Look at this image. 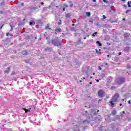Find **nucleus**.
<instances>
[{
    "mask_svg": "<svg viewBox=\"0 0 131 131\" xmlns=\"http://www.w3.org/2000/svg\"><path fill=\"white\" fill-rule=\"evenodd\" d=\"M83 124H90V122L88 120L83 121Z\"/></svg>",
    "mask_w": 131,
    "mask_h": 131,
    "instance_id": "nucleus-8",
    "label": "nucleus"
},
{
    "mask_svg": "<svg viewBox=\"0 0 131 131\" xmlns=\"http://www.w3.org/2000/svg\"><path fill=\"white\" fill-rule=\"evenodd\" d=\"M120 106H122V104L120 103Z\"/></svg>",
    "mask_w": 131,
    "mask_h": 131,
    "instance_id": "nucleus-50",
    "label": "nucleus"
},
{
    "mask_svg": "<svg viewBox=\"0 0 131 131\" xmlns=\"http://www.w3.org/2000/svg\"><path fill=\"white\" fill-rule=\"evenodd\" d=\"M66 18H67L68 19L70 17H71V14L68 13L66 14Z\"/></svg>",
    "mask_w": 131,
    "mask_h": 131,
    "instance_id": "nucleus-7",
    "label": "nucleus"
},
{
    "mask_svg": "<svg viewBox=\"0 0 131 131\" xmlns=\"http://www.w3.org/2000/svg\"><path fill=\"white\" fill-rule=\"evenodd\" d=\"M95 74H96L95 73H93V75H95Z\"/></svg>",
    "mask_w": 131,
    "mask_h": 131,
    "instance_id": "nucleus-44",
    "label": "nucleus"
},
{
    "mask_svg": "<svg viewBox=\"0 0 131 131\" xmlns=\"http://www.w3.org/2000/svg\"><path fill=\"white\" fill-rule=\"evenodd\" d=\"M119 97V95L118 94H115L114 96V97H113V101L116 102V101H117V99H118Z\"/></svg>",
    "mask_w": 131,
    "mask_h": 131,
    "instance_id": "nucleus-3",
    "label": "nucleus"
},
{
    "mask_svg": "<svg viewBox=\"0 0 131 131\" xmlns=\"http://www.w3.org/2000/svg\"><path fill=\"white\" fill-rule=\"evenodd\" d=\"M107 57H110V55H107Z\"/></svg>",
    "mask_w": 131,
    "mask_h": 131,
    "instance_id": "nucleus-51",
    "label": "nucleus"
},
{
    "mask_svg": "<svg viewBox=\"0 0 131 131\" xmlns=\"http://www.w3.org/2000/svg\"><path fill=\"white\" fill-rule=\"evenodd\" d=\"M128 12H129V10H127V11H126V13L127 14V13H128Z\"/></svg>",
    "mask_w": 131,
    "mask_h": 131,
    "instance_id": "nucleus-30",
    "label": "nucleus"
},
{
    "mask_svg": "<svg viewBox=\"0 0 131 131\" xmlns=\"http://www.w3.org/2000/svg\"><path fill=\"white\" fill-rule=\"evenodd\" d=\"M104 91L103 90H100L98 91V96L99 97H103L104 96Z\"/></svg>",
    "mask_w": 131,
    "mask_h": 131,
    "instance_id": "nucleus-4",
    "label": "nucleus"
},
{
    "mask_svg": "<svg viewBox=\"0 0 131 131\" xmlns=\"http://www.w3.org/2000/svg\"><path fill=\"white\" fill-rule=\"evenodd\" d=\"M96 43L98 45L99 47H102V43H101L100 41H96Z\"/></svg>",
    "mask_w": 131,
    "mask_h": 131,
    "instance_id": "nucleus-11",
    "label": "nucleus"
},
{
    "mask_svg": "<svg viewBox=\"0 0 131 131\" xmlns=\"http://www.w3.org/2000/svg\"><path fill=\"white\" fill-rule=\"evenodd\" d=\"M122 113H123V114H125V112L123 111V112H122Z\"/></svg>",
    "mask_w": 131,
    "mask_h": 131,
    "instance_id": "nucleus-35",
    "label": "nucleus"
},
{
    "mask_svg": "<svg viewBox=\"0 0 131 131\" xmlns=\"http://www.w3.org/2000/svg\"><path fill=\"white\" fill-rule=\"evenodd\" d=\"M11 75H14V73H12Z\"/></svg>",
    "mask_w": 131,
    "mask_h": 131,
    "instance_id": "nucleus-49",
    "label": "nucleus"
},
{
    "mask_svg": "<svg viewBox=\"0 0 131 131\" xmlns=\"http://www.w3.org/2000/svg\"><path fill=\"white\" fill-rule=\"evenodd\" d=\"M124 8H126L127 6L126 5H123Z\"/></svg>",
    "mask_w": 131,
    "mask_h": 131,
    "instance_id": "nucleus-29",
    "label": "nucleus"
},
{
    "mask_svg": "<svg viewBox=\"0 0 131 131\" xmlns=\"http://www.w3.org/2000/svg\"><path fill=\"white\" fill-rule=\"evenodd\" d=\"M55 34H57V32H60L61 31V29L57 28L55 29Z\"/></svg>",
    "mask_w": 131,
    "mask_h": 131,
    "instance_id": "nucleus-6",
    "label": "nucleus"
},
{
    "mask_svg": "<svg viewBox=\"0 0 131 131\" xmlns=\"http://www.w3.org/2000/svg\"><path fill=\"white\" fill-rule=\"evenodd\" d=\"M83 39H86V37H83Z\"/></svg>",
    "mask_w": 131,
    "mask_h": 131,
    "instance_id": "nucleus-41",
    "label": "nucleus"
},
{
    "mask_svg": "<svg viewBox=\"0 0 131 131\" xmlns=\"http://www.w3.org/2000/svg\"><path fill=\"white\" fill-rule=\"evenodd\" d=\"M128 104H130V100L128 101Z\"/></svg>",
    "mask_w": 131,
    "mask_h": 131,
    "instance_id": "nucleus-31",
    "label": "nucleus"
},
{
    "mask_svg": "<svg viewBox=\"0 0 131 131\" xmlns=\"http://www.w3.org/2000/svg\"><path fill=\"white\" fill-rule=\"evenodd\" d=\"M81 81H82L81 80H80V82H81Z\"/></svg>",
    "mask_w": 131,
    "mask_h": 131,
    "instance_id": "nucleus-56",
    "label": "nucleus"
},
{
    "mask_svg": "<svg viewBox=\"0 0 131 131\" xmlns=\"http://www.w3.org/2000/svg\"><path fill=\"white\" fill-rule=\"evenodd\" d=\"M46 39H47V40H49V39H50V36H48L47 37H46Z\"/></svg>",
    "mask_w": 131,
    "mask_h": 131,
    "instance_id": "nucleus-26",
    "label": "nucleus"
},
{
    "mask_svg": "<svg viewBox=\"0 0 131 131\" xmlns=\"http://www.w3.org/2000/svg\"><path fill=\"white\" fill-rule=\"evenodd\" d=\"M93 83L92 82H90V84H92Z\"/></svg>",
    "mask_w": 131,
    "mask_h": 131,
    "instance_id": "nucleus-45",
    "label": "nucleus"
},
{
    "mask_svg": "<svg viewBox=\"0 0 131 131\" xmlns=\"http://www.w3.org/2000/svg\"><path fill=\"white\" fill-rule=\"evenodd\" d=\"M24 110L25 111L26 113H28V112H31V108H29L28 109L24 108Z\"/></svg>",
    "mask_w": 131,
    "mask_h": 131,
    "instance_id": "nucleus-5",
    "label": "nucleus"
},
{
    "mask_svg": "<svg viewBox=\"0 0 131 131\" xmlns=\"http://www.w3.org/2000/svg\"><path fill=\"white\" fill-rule=\"evenodd\" d=\"M32 24L35 25V22L33 21H31L29 23V25H32Z\"/></svg>",
    "mask_w": 131,
    "mask_h": 131,
    "instance_id": "nucleus-15",
    "label": "nucleus"
},
{
    "mask_svg": "<svg viewBox=\"0 0 131 131\" xmlns=\"http://www.w3.org/2000/svg\"><path fill=\"white\" fill-rule=\"evenodd\" d=\"M83 79H85V78L83 77Z\"/></svg>",
    "mask_w": 131,
    "mask_h": 131,
    "instance_id": "nucleus-54",
    "label": "nucleus"
},
{
    "mask_svg": "<svg viewBox=\"0 0 131 131\" xmlns=\"http://www.w3.org/2000/svg\"><path fill=\"white\" fill-rule=\"evenodd\" d=\"M98 69H99V70H102V68H101V67H99Z\"/></svg>",
    "mask_w": 131,
    "mask_h": 131,
    "instance_id": "nucleus-28",
    "label": "nucleus"
},
{
    "mask_svg": "<svg viewBox=\"0 0 131 131\" xmlns=\"http://www.w3.org/2000/svg\"><path fill=\"white\" fill-rule=\"evenodd\" d=\"M22 54H23V55H28V54L26 52V51H22Z\"/></svg>",
    "mask_w": 131,
    "mask_h": 131,
    "instance_id": "nucleus-14",
    "label": "nucleus"
},
{
    "mask_svg": "<svg viewBox=\"0 0 131 131\" xmlns=\"http://www.w3.org/2000/svg\"><path fill=\"white\" fill-rule=\"evenodd\" d=\"M94 3H96V0H93Z\"/></svg>",
    "mask_w": 131,
    "mask_h": 131,
    "instance_id": "nucleus-40",
    "label": "nucleus"
},
{
    "mask_svg": "<svg viewBox=\"0 0 131 131\" xmlns=\"http://www.w3.org/2000/svg\"><path fill=\"white\" fill-rule=\"evenodd\" d=\"M10 72V68H8L7 70L5 71V73H8Z\"/></svg>",
    "mask_w": 131,
    "mask_h": 131,
    "instance_id": "nucleus-13",
    "label": "nucleus"
},
{
    "mask_svg": "<svg viewBox=\"0 0 131 131\" xmlns=\"http://www.w3.org/2000/svg\"><path fill=\"white\" fill-rule=\"evenodd\" d=\"M123 20H125V18H123Z\"/></svg>",
    "mask_w": 131,
    "mask_h": 131,
    "instance_id": "nucleus-55",
    "label": "nucleus"
},
{
    "mask_svg": "<svg viewBox=\"0 0 131 131\" xmlns=\"http://www.w3.org/2000/svg\"><path fill=\"white\" fill-rule=\"evenodd\" d=\"M9 35H10V36H12V35L11 34H10L9 33H7V36H9Z\"/></svg>",
    "mask_w": 131,
    "mask_h": 131,
    "instance_id": "nucleus-24",
    "label": "nucleus"
},
{
    "mask_svg": "<svg viewBox=\"0 0 131 131\" xmlns=\"http://www.w3.org/2000/svg\"><path fill=\"white\" fill-rule=\"evenodd\" d=\"M46 29L51 30V28H50V26H47L46 27Z\"/></svg>",
    "mask_w": 131,
    "mask_h": 131,
    "instance_id": "nucleus-22",
    "label": "nucleus"
},
{
    "mask_svg": "<svg viewBox=\"0 0 131 131\" xmlns=\"http://www.w3.org/2000/svg\"><path fill=\"white\" fill-rule=\"evenodd\" d=\"M3 26H4V25L2 26V27H1V29H2V28H3Z\"/></svg>",
    "mask_w": 131,
    "mask_h": 131,
    "instance_id": "nucleus-43",
    "label": "nucleus"
},
{
    "mask_svg": "<svg viewBox=\"0 0 131 131\" xmlns=\"http://www.w3.org/2000/svg\"><path fill=\"white\" fill-rule=\"evenodd\" d=\"M91 78H93V77H91Z\"/></svg>",
    "mask_w": 131,
    "mask_h": 131,
    "instance_id": "nucleus-57",
    "label": "nucleus"
},
{
    "mask_svg": "<svg viewBox=\"0 0 131 131\" xmlns=\"http://www.w3.org/2000/svg\"><path fill=\"white\" fill-rule=\"evenodd\" d=\"M130 4H131V2H130V1L128 2L127 5H128V7L129 8H130V7H131V6H130Z\"/></svg>",
    "mask_w": 131,
    "mask_h": 131,
    "instance_id": "nucleus-16",
    "label": "nucleus"
},
{
    "mask_svg": "<svg viewBox=\"0 0 131 131\" xmlns=\"http://www.w3.org/2000/svg\"><path fill=\"white\" fill-rule=\"evenodd\" d=\"M48 42L49 44L52 42V45L55 46V47H60L61 45H62V42L61 40H59L58 38L52 39L51 41H50V40H48Z\"/></svg>",
    "mask_w": 131,
    "mask_h": 131,
    "instance_id": "nucleus-1",
    "label": "nucleus"
},
{
    "mask_svg": "<svg viewBox=\"0 0 131 131\" xmlns=\"http://www.w3.org/2000/svg\"><path fill=\"white\" fill-rule=\"evenodd\" d=\"M102 17H103V19H106V15H103L102 16Z\"/></svg>",
    "mask_w": 131,
    "mask_h": 131,
    "instance_id": "nucleus-25",
    "label": "nucleus"
},
{
    "mask_svg": "<svg viewBox=\"0 0 131 131\" xmlns=\"http://www.w3.org/2000/svg\"><path fill=\"white\" fill-rule=\"evenodd\" d=\"M99 110H98V111H97V112H99Z\"/></svg>",
    "mask_w": 131,
    "mask_h": 131,
    "instance_id": "nucleus-58",
    "label": "nucleus"
},
{
    "mask_svg": "<svg viewBox=\"0 0 131 131\" xmlns=\"http://www.w3.org/2000/svg\"><path fill=\"white\" fill-rule=\"evenodd\" d=\"M121 101H122V102H124V99H122L121 100Z\"/></svg>",
    "mask_w": 131,
    "mask_h": 131,
    "instance_id": "nucleus-34",
    "label": "nucleus"
},
{
    "mask_svg": "<svg viewBox=\"0 0 131 131\" xmlns=\"http://www.w3.org/2000/svg\"><path fill=\"white\" fill-rule=\"evenodd\" d=\"M110 104H111L112 107H113V106H114V103H113V101H110Z\"/></svg>",
    "mask_w": 131,
    "mask_h": 131,
    "instance_id": "nucleus-18",
    "label": "nucleus"
},
{
    "mask_svg": "<svg viewBox=\"0 0 131 131\" xmlns=\"http://www.w3.org/2000/svg\"><path fill=\"white\" fill-rule=\"evenodd\" d=\"M41 5H43V2H41Z\"/></svg>",
    "mask_w": 131,
    "mask_h": 131,
    "instance_id": "nucleus-47",
    "label": "nucleus"
},
{
    "mask_svg": "<svg viewBox=\"0 0 131 131\" xmlns=\"http://www.w3.org/2000/svg\"><path fill=\"white\" fill-rule=\"evenodd\" d=\"M103 1L104 2V3H107V2L106 1V0H103Z\"/></svg>",
    "mask_w": 131,
    "mask_h": 131,
    "instance_id": "nucleus-36",
    "label": "nucleus"
},
{
    "mask_svg": "<svg viewBox=\"0 0 131 131\" xmlns=\"http://www.w3.org/2000/svg\"><path fill=\"white\" fill-rule=\"evenodd\" d=\"M112 114L113 115H116V111L114 110L112 112Z\"/></svg>",
    "mask_w": 131,
    "mask_h": 131,
    "instance_id": "nucleus-10",
    "label": "nucleus"
},
{
    "mask_svg": "<svg viewBox=\"0 0 131 131\" xmlns=\"http://www.w3.org/2000/svg\"><path fill=\"white\" fill-rule=\"evenodd\" d=\"M62 10H63V11H65V8H63L62 9Z\"/></svg>",
    "mask_w": 131,
    "mask_h": 131,
    "instance_id": "nucleus-42",
    "label": "nucleus"
},
{
    "mask_svg": "<svg viewBox=\"0 0 131 131\" xmlns=\"http://www.w3.org/2000/svg\"><path fill=\"white\" fill-rule=\"evenodd\" d=\"M111 81H112V77H110L107 78V82H111Z\"/></svg>",
    "mask_w": 131,
    "mask_h": 131,
    "instance_id": "nucleus-9",
    "label": "nucleus"
},
{
    "mask_svg": "<svg viewBox=\"0 0 131 131\" xmlns=\"http://www.w3.org/2000/svg\"><path fill=\"white\" fill-rule=\"evenodd\" d=\"M118 54L119 55H121V52H119Z\"/></svg>",
    "mask_w": 131,
    "mask_h": 131,
    "instance_id": "nucleus-38",
    "label": "nucleus"
},
{
    "mask_svg": "<svg viewBox=\"0 0 131 131\" xmlns=\"http://www.w3.org/2000/svg\"><path fill=\"white\" fill-rule=\"evenodd\" d=\"M125 81L124 78L120 77L118 79H117V82L118 84H122Z\"/></svg>",
    "mask_w": 131,
    "mask_h": 131,
    "instance_id": "nucleus-2",
    "label": "nucleus"
},
{
    "mask_svg": "<svg viewBox=\"0 0 131 131\" xmlns=\"http://www.w3.org/2000/svg\"><path fill=\"white\" fill-rule=\"evenodd\" d=\"M72 26H74V25H75L74 24H73L72 25Z\"/></svg>",
    "mask_w": 131,
    "mask_h": 131,
    "instance_id": "nucleus-48",
    "label": "nucleus"
},
{
    "mask_svg": "<svg viewBox=\"0 0 131 131\" xmlns=\"http://www.w3.org/2000/svg\"><path fill=\"white\" fill-rule=\"evenodd\" d=\"M63 7H64L65 8H68V5H67V4H64L63 5Z\"/></svg>",
    "mask_w": 131,
    "mask_h": 131,
    "instance_id": "nucleus-23",
    "label": "nucleus"
},
{
    "mask_svg": "<svg viewBox=\"0 0 131 131\" xmlns=\"http://www.w3.org/2000/svg\"><path fill=\"white\" fill-rule=\"evenodd\" d=\"M21 6H24V3H21Z\"/></svg>",
    "mask_w": 131,
    "mask_h": 131,
    "instance_id": "nucleus-32",
    "label": "nucleus"
},
{
    "mask_svg": "<svg viewBox=\"0 0 131 131\" xmlns=\"http://www.w3.org/2000/svg\"><path fill=\"white\" fill-rule=\"evenodd\" d=\"M105 65H108V63H105Z\"/></svg>",
    "mask_w": 131,
    "mask_h": 131,
    "instance_id": "nucleus-52",
    "label": "nucleus"
},
{
    "mask_svg": "<svg viewBox=\"0 0 131 131\" xmlns=\"http://www.w3.org/2000/svg\"><path fill=\"white\" fill-rule=\"evenodd\" d=\"M121 116H122V117H123V114H121Z\"/></svg>",
    "mask_w": 131,
    "mask_h": 131,
    "instance_id": "nucleus-46",
    "label": "nucleus"
},
{
    "mask_svg": "<svg viewBox=\"0 0 131 131\" xmlns=\"http://www.w3.org/2000/svg\"><path fill=\"white\" fill-rule=\"evenodd\" d=\"M98 34V32H95L94 34H92V36H96Z\"/></svg>",
    "mask_w": 131,
    "mask_h": 131,
    "instance_id": "nucleus-17",
    "label": "nucleus"
},
{
    "mask_svg": "<svg viewBox=\"0 0 131 131\" xmlns=\"http://www.w3.org/2000/svg\"><path fill=\"white\" fill-rule=\"evenodd\" d=\"M124 36L125 37H128V36H129V35L128 34V33H126L124 34Z\"/></svg>",
    "mask_w": 131,
    "mask_h": 131,
    "instance_id": "nucleus-12",
    "label": "nucleus"
},
{
    "mask_svg": "<svg viewBox=\"0 0 131 131\" xmlns=\"http://www.w3.org/2000/svg\"><path fill=\"white\" fill-rule=\"evenodd\" d=\"M115 131H118V129L115 130Z\"/></svg>",
    "mask_w": 131,
    "mask_h": 131,
    "instance_id": "nucleus-53",
    "label": "nucleus"
},
{
    "mask_svg": "<svg viewBox=\"0 0 131 131\" xmlns=\"http://www.w3.org/2000/svg\"><path fill=\"white\" fill-rule=\"evenodd\" d=\"M96 80V81H97V82H99V80H98V79H97V80Z\"/></svg>",
    "mask_w": 131,
    "mask_h": 131,
    "instance_id": "nucleus-39",
    "label": "nucleus"
},
{
    "mask_svg": "<svg viewBox=\"0 0 131 131\" xmlns=\"http://www.w3.org/2000/svg\"><path fill=\"white\" fill-rule=\"evenodd\" d=\"M86 15L87 16H91V13L90 12H86Z\"/></svg>",
    "mask_w": 131,
    "mask_h": 131,
    "instance_id": "nucleus-20",
    "label": "nucleus"
},
{
    "mask_svg": "<svg viewBox=\"0 0 131 131\" xmlns=\"http://www.w3.org/2000/svg\"><path fill=\"white\" fill-rule=\"evenodd\" d=\"M96 53H99V51H98V50L96 49Z\"/></svg>",
    "mask_w": 131,
    "mask_h": 131,
    "instance_id": "nucleus-37",
    "label": "nucleus"
},
{
    "mask_svg": "<svg viewBox=\"0 0 131 131\" xmlns=\"http://www.w3.org/2000/svg\"><path fill=\"white\" fill-rule=\"evenodd\" d=\"M10 27H11L10 31H12L13 30V27H12V25H10Z\"/></svg>",
    "mask_w": 131,
    "mask_h": 131,
    "instance_id": "nucleus-27",
    "label": "nucleus"
},
{
    "mask_svg": "<svg viewBox=\"0 0 131 131\" xmlns=\"http://www.w3.org/2000/svg\"><path fill=\"white\" fill-rule=\"evenodd\" d=\"M70 4V7H73V4H72L71 2H69Z\"/></svg>",
    "mask_w": 131,
    "mask_h": 131,
    "instance_id": "nucleus-19",
    "label": "nucleus"
},
{
    "mask_svg": "<svg viewBox=\"0 0 131 131\" xmlns=\"http://www.w3.org/2000/svg\"><path fill=\"white\" fill-rule=\"evenodd\" d=\"M102 76H105V74H102Z\"/></svg>",
    "mask_w": 131,
    "mask_h": 131,
    "instance_id": "nucleus-33",
    "label": "nucleus"
},
{
    "mask_svg": "<svg viewBox=\"0 0 131 131\" xmlns=\"http://www.w3.org/2000/svg\"><path fill=\"white\" fill-rule=\"evenodd\" d=\"M45 51H51V49H50V48H46Z\"/></svg>",
    "mask_w": 131,
    "mask_h": 131,
    "instance_id": "nucleus-21",
    "label": "nucleus"
}]
</instances>
